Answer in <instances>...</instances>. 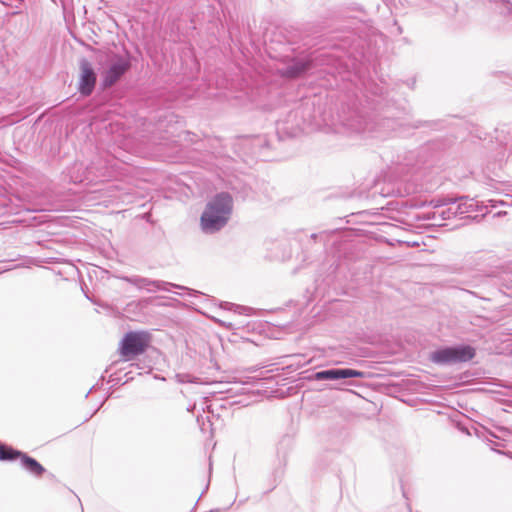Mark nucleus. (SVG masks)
I'll use <instances>...</instances> for the list:
<instances>
[{"label":"nucleus","mask_w":512,"mask_h":512,"mask_svg":"<svg viewBox=\"0 0 512 512\" xmlns=\"http://www.w3.org/2000/svg\"><path fill=\"white\" fill-rule=\"evenodd\" d=\"M233 209V199L227 192L216 194L206 205L201 218V229L206 234L220 231L228 223Z\"/></svg>","instance_id":"f257e3e1"},{"label":"nucleus","mask_w":512,"mask_h":512,"mask_svg":"<svg viewBox=\"0 0 512 512\" xmlns=\"http://www.w3.org/2000/svg\"><path fill=\"white\" fill-rule=\"evenodd\" d=\"M149 338L145 332H128L120 343V354L125 360H130L142 354L148 346Z\"/></svg>","instance_id":"f03ea898"},{"label":"nucleus","mask_w":512,"mask_h":512,"mask_svg":"<svg viewBox=\"0 0 512 512\" xmlns=\"http://www.w3.org/2000/svg\"><path fill=\"white\" fill-rule=\"evenodd\" d=\"M475 355V351L470 346L448 347L435 351L431 355V360L437 364H455L467 362Z\"/></svg>","instance_id":"7ed1b4c3"},{"label":"nucleus","mask_w":512,"mask_h":512,"mask_svg":"<svg viewBox=\"0 0 512 512\" xmlns=\"http://www.w3.org/2000/svg\"><path fill=\"white\" fill-rule=\"evenodd\" d=\"M122 280L135 286L138 289H144L149 293L156 292L157 290L169 291L170 287H174V288H178V289H182V290H187V291H189L190 295L200 294V292L197 290L189 289V288L181 286V285H177V284L162 281V280H152V279H149L146 277H141L138 275L124 276V277H122Z\"/></svg>","instance_id":"20e7f679"},{"label":"nucleus","mask_w":512,"mask_h":512,"mask_svg":"<svg viewBox=\"0 0 512 512\" xmlns=\"http://www.w3.org/2000/svg\"><path fill=\"white\" fill-rule=\"evenodd\" d=\"M390 120L382 122H375L364 118H357L352 120L348 126L355 132L364 135L365 137L381 138L383 136L382 129L390 126Z\"/></svg>","instance_id":"39448f33"},{"label":"nucleus","mask_w":512,"mask_h":512,"mask_svg":"<svg viewBox=\"0 0 512 512\" xmlns=\"http://www.w3.org/2000/svg\"><path fill=\"white\" fill-rule=\"evenodd\" d=\"M430 205L436 209L432 215L428 216V220H448L454 217H460L457 209V200L453 198H443L438 200H431Z\"/></svg>","instance_id":"423d86ee"},{"label":"nucleus","mask_w":512,"mask_h":512,"mask_svg":"<svg viewBox=\"0 0 512 512\" xmlns=\"http://www.w3.org/2000/svg\"><path fill=\"white\" fill-rule=\"evenodd\" d=\"M79 92L83 96L92 94L96 84V73L87 59L80 61Z\"/></svg>","instance_id":"0eeeda50"},{"label":"nucleus","mask_w":512,"mask_h":512,"mask_svg":"<svg viewBox=\"0 0 512 512\" xmlns=\"http://www.w3.org/2000/svg\"><path fill=\"white\" fill-rule=\"evenodd\" d=\"M130 68V61L125 57H117L103 75L102 84L104 87L114 85Z\"/></svg>","instance_id":"6e6552de"},{"label":"nucleus","mask_w":512,"mask_h":512,"mask_svg":"<svg viewBox=\"0 0 512 512\" xmlns=\"http://www.w3.org/2000/svg\"><path fill=\"white\" fill-rule=\"evenodd\" d=\"M364 372L350 368H332L316 372L313 376L315 380H339L346 378H363Z\"/></svg>","instance_id":"1a4fd4ad"},{"label":"nucleus","mask_w":512,"mask_h":512,"mask_svg":"<svg viewBox=\"0 0 512 512\" xmlns=\"http://www.w3.org/2000/svg\"><path fill=\"white\" fill-rule=\"evenodd\" d=\"M310 63L303 60H297L282 70V75L289 78H296L308 71Z\"/></svg>","instance_id":"9d476101"},{"label":"nucleus","mask_w":512,"mask_h":512,"mask_svg":"<svg viewBox=\"0 0 512 512\" xmlns=\"http://www.w3.org/2000/svg\"><path fill=\"white\" fill-rule=\"evenodd\" d=\"M22 467L29 473L40 476L45 472V468L34 458L22 453L20 456Z\"/></svg>","instance_id":"9b49d317"},{"label":"nucleus","mask_w":512,"mask_h":512,"mask_svg":"<svg viewBox=\"0 0 512 512\" xmlns=\"http://www.w3.org/2000/svg\"><path fill=\"white\" fill-rule=\"evenodd\" d=\"M457 200V209L460 217H470V213L474 212L477 207V202L474 199L461 197Z\"/></svg>","instance_id":"f8f14e48"},{"label":"nucleus","mask_w":512,"mask_h":512,"mask_svg":"<svg viewBox=\"0 0 512 512\" xmlns=\"http://www.w3.org/2000/svg\"><path fill=\"white\" fill-rule=\"evenodd\" d=\"M22 452L13 449L10 446L0 444V460L1 461H11L16 458H20Z\"/></svg>","instance_id":"ddd939ff"},{"label":"nucleus","mask_w":512,"mask_h":512,"mask_svg":"<svg viewBox=\"0 0 512 512\" xmlns=\"http://www.w3.org/2000/svg\"><path fill=\"white\" fill-rule=\"evenodd\" d=\"M220 307L222 309L229 310V311H234L235 313L244 314V315H247V316L251 315L252 311H253V309L250 308V307L236 305V304L230 303V302H221L220 303Z\"/></svg>","instance_id":"4468645a"},{"label":"nucleus","mask_w":512,"mask_h":512,"mask_svg":"<svg viewBox=\"0 0 512 512\" xmlns=\"http://www.w3.org/2000/svg\"><path fill=\"white\" fill-rule=\"evenodd\" d=\"M197 422L202 432H207L210 429V420L207 418L205 421L202 415L197 416Z\"/></svg>","instance_id":"2eb2a0df"},{"label":"nucleus","mask_w":512,"mask_h":512,"mask_svg":"<svg viewBox=\"0 0 512 512\" xmlns=\"http://www.w3.org/2000/svg\"><path fill=\"white\" fill-rule=\"evenodd\" d=\"M220 323H221L222 326H224V327H226L228 329L232 328V324L231 323H225V322H220Z\"/></svg>","instance_id":"dca6fc26"},{"label":"nucleus","mask_w":512,"mask_h":512,"mask_svg":"<svg viewBox=\"0 0 512 512\" xmlns=\"http://www.w3.org/2000/svg\"><path fill=\"white\" fill-rule=\"evenodd\" d=\"M94 388H95V386H93V387L90 389V391H89L87 394H85V397H88V394H89V393H90Z\"/></svg>","instance_id":"f3484780"}]
</instances>
